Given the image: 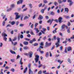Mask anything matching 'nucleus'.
<instances>
[{
  "label": "nucleus",
  "mask_w": 74,
  "mask_h": 74,
  "mask_svg": "<svg viewBox=\"0 0 74 74\" xmlns=\"http://www.w3.org/2000/svg\"><path fill=\"white\" fill-rule=\"evenodd\" d=\"M14 14L16 15L15 19H18L20 18V16L19 15V13L16 12L14 13Z\"/></svg>",
  "instance_id": "obj_1"
},
{
  "label": "nucleus",
  "mask_w": 74,
  "mask_h": 74,
  "mask_svg": "<svg viewBox=\"0 0 74 74\" xmlns=\"http://www.w3.org/2000/svg\"><path fill=\"white\" fill-rule=\"evenodd\" d=\"M39 56L38 55H36V58H35V60L36 61V63H37L38 60H39Z\"/></svg>",
  "instance_id": "obj_2"
},
{
  "label": "nucleus",
  "mask_w": 74,
  "mask_h": 74,
  "mask_svg": "<svg viewBox=\"0 0 74 74\" xmlns=\"http://www.w3.org/2000/svg\"><path fill=\"white\" fill-rule=\"evenodd\" d=\"M62 19H63V18L62 17H60L58 18V21L60 23V24L62 22Z\"/></svg>",
  "instance_id": "obj_3"
},
{
  "label": "nucleus",
  "mask_w": 74,
  "mask_h": 74,
  "mask_svg": "<svg viewBox=\"0 0 74 74\" xmlns=\"http://www.w3.org/2000/svg\"><path fill=\"white\" fill-rule=\"evenodd\" d=\"M33 54V53L32 51H30L28 53V55L29 56V58H32Z\"/></svg>",
  "instance_id": "obj_4"
},
{
  "label": "nucleus",
  "mask_w": 74,
  "mask_h": 74,
  "mask_svg": "<svg viewBox=\"0 0 74 74\" xmlns=\"http://www.w3.org/2000/svg\"><path fill=\"white\" fill-rule=\"evenodd\" d=\"M68 2L70 3L69 6H71L73 3V2L71 0H68Z\"/></svg>",
  "instance_id": "obj_5"
},
{
  "label": "nucleus",
  "mask_w": 74,
  "mask_h": 74,
  "mask_svg": "<svg viewBox=\"0 0 74 74\" xmlns=\"http://www.w3.org/2000/svg\"><path fill=\"white\" fill-rule=\"evenodd\" d=\"M29 74H33V72L31 70V68H30L29 70Z\"/></svg>",
  "instance_id": "obj_6"
},
{
  "label": "nucleus",
  "mask_w": 74,
  "mask_h": 74,
  "mask_svg": "<svg viewBox=\"0 0 74 74\" xmlns=\"http://www.w3.org/2000/svg\"><path fill=\"white\" fill-rule=\"evenodd\" d=\"M23 44L25 45H28V44H29V42L26 41H25L23 42Z\"/></svg>",
  "instance_id": "obj_7"
},
{
  "label": "nucleus",
  "mask_w": 74,
  "mask_h": 74,
  "mask_svg": "<svg viewBox=\"0 0 74 74\" xmlns=\"http://www.w3.org/2000/svg\"><path fill=\"white\" fill-rule=\"evenodd\" d=\"M10 52L12 54H14L15 55V54H16V52H15L14 51H13L12 50H10Z\"/></svg>",
  "instance_id": "obj_8"
},
{
  "label": "nucleus",
  "mask_w": 74,
  "mask_h": 74,
  "mask_svg": "<svg viewBox=\"0 0 74 74\" xmlns=\"http://www.w3.org/2000/svg\"><path fill=\"white\" fill-rule=\"evenodd\" d=\"M23 49L24 50H27V49H29V47L27 46L23 47Z\"/></svg>",
  "instance_id": "obj_9"
},
{
  "label": "nucleus",
  "mask_w": 74,
  "mask_h": 74,
  "mask_svg": "<svg viewBox=\"0 0 74 74\" xmlns=\"http://www.w3.org/2000/svg\"><path fill=\"white\" fill-rule=\"evenodd\" d=\"M59 44H60V42H58L57 43H56V48H58V46H59V45H59Z\"/></svg>",
  "instance_id": "obj_10"
},
{
  "label": "nucleus",
  "mask_w": 74,
  "mask_h": 74,
  "mask_svg": "<svg viewBox=\"0 0 74 74\" xmlns=\"http://www.w3.org/2000/svg\"><path fill=\"white\" fill-rule=\"evenodd\" d=\"M9 23H10V24H11L12 25H14L15 23V21H12V22H11V21H9Z\"/></svg>",
  "instance_id": "obj_11"
},
{
  "label": "nucleus",
  "mask_w": 74,
  "mask_h": 74,
  "mask_svg": "<svg viewBox=\"0 0 74 74\" xmlns=\"http://www.w3.org/2000/svg\"><path fill=\"white\" fill-rule=\"evenodd\" d=\"M67 51H71V48L70 47H68L67 48Z\"/></svg>",
  "instance_id": "obj_12"
},
{
  "label": "nucleus",
  "mask_w": 74,
  "mask_h": 74,
  "mask_svg": "<svg viewBox=\"0 0 74 74\" xmlns=\"http://www.w3.org/2000/svg\"><path fill=\"white\" fill-rule=\"evenodd\" d=\"M2 35L4 37H7V35L5 33H2Z\"/></svg>",
  "instance_id": "obj_13"
},
{
  "label": "nucleus",
  "mask_w": 74,
  "mask_h": 74,
  "mask_svg": "<svg viewBox=\"0 0 74 74\" xmlns=\"http://www.w3.org/2000/svg\"><path fill=\"white\" fill-rule=\"evenodd\" d=\"M29 17L27 16H25L24 18V20H25V19H29Z\"/></svg>",
  "instance_id": "obj_14"
},
{
  "label": "nucleus",
  "mask_w": 74,
  "mask_h": 74,
  "mask_svg": "<svg viewBox=\"0 0 74 74\" xmlns=\"http://www.w3.org/2000/svg\"><path fill=\"white\" fill-rule=\"evenodd\" d=\"M64 10L65 12L66 11L67 13H68V12L69 11V10L68 8H65L64 9Z\"/></svg>",
  "instance_id": "obj_15"
},
{
  "label": "nucleus",
  "mask_w": 74,
  "mask_h": 74,
  "mask_svg": "<svg viewBox=\"0 0 74 74\" xmlns=\"http://www.w3.org/2000/svg\"><path fill=\"white\" fill-rule=\"evenodd\" d=\"M66 25H63L61 26V28L62 29H63L65 27Z\"/></svg>",
  "instance_id": "obj_16"
},
{
  "label": "nucleus",
  "mask_w": 74,
  "mask_h": 74,
  "mask_svg": "<svg viewBox=\"0 0 74 74\" xmlns=\"http://www.w3.org/2000/svg\"><path fill=\"white\" fill-rule=\"evenodd\" d=\"M47 22V23H49V22H50V25H51L52 23V21L51 20V19H50Z\"/></svg>",
  "instance_id": "obj_17"
},
{
  "label": "nucleus",
  "mask_w": 74,
  "mask_h": 74,
  "mask_svg": "<svg viewBox=\"0 0 74 74\" xmlns=\"http://www.w3.org/2000/svg\"><path fill=\"white\" fill-rule=\"evenodd\" d=\"M14 6H15V4H12L10 6L11 8L12 9V8L14 7Z\"/></svg>",
  "instance_id": "obj_18"
},
{
  "label": "nucleus",
  "mask_w": 74,
  "mask_h": 74,
  "mask_svg": "<svg viewBox=\"0 0 74 74\" xmlns=\"http://www.w3.org/2000/svg\"><path fill=\"white\" fill-rule=\"evenodd\" d=\"M10 61H11V62H15V59H10Z\"/></svg>",
  "instance_id": "obj_19"
},
{
  "label": "nucleus",
  "mask_w": 74,
  "mask_h": 74,
  "mask_svg": "<svg viewBox=\"0 0 74 74\" xmlns=\"http://www.w3.org/2000/svg\"><path fill=\"white\" fill-rule=\"evenodd\" d=\"M25 71H24V73H25L27 70V67H26L25 69H24Z\"/></svg>",
  "instance_id": "obj_20"
},
{
  "label": "nucleus",
  "mask_w": 74,
  "mask_h": 74,
  "mask_svg": "<svg viewBox=\"0 0 74 74\" xmlns=\"http://www.w3.org/2000/svg\"><path fill=\"white\" fill-rule=\"evenodd\" d=\"M45 10V8H44V9H42L40 11L42 13H44V11Z\"/></svg>",
  "instance_id": "obj_21"
},
{
  "label": "nucleus",
  "mask_w": 74,
  "mask_h": 74,
  "mask_svg": "<svg viewBox=\"0 0 74 74\" xmlns=\"http://www.w3.org/2000/svg\"><path fill=\"white\" fill-rule=\"evenodd\" d=\"M57 39L58 41V42H60V38H59V37H58L57 38Z\"/></svg>",
  "instance_id": "obj_22"
},
{
  "label": "nucleus",
  "mask_w": 74,
  "mask_h": 74,
  "mask_svg": "<svg viewBox=\"0 0 74 74\" xmlns=\"http://www.w3.org/2000/svg\"><path fill=\"white\" fill-rule=\"evenodd\" d=\"M54 14L55 13L53 12H50V15H54Z\"/></svg>",
  "instance_id": "obj_23"
},
{
  "label": "nucleus",
  "mask_w": 74,
  "mask_h": 74,
  "mask_svg": "<svg viewBox=\"0 0 74 74\" xmlns=\"http://www.w3.org/2000/svg\"><path fill=\"white\" fill-rule=\"evenodd\" d=\"M31 30V32H30V33L32 35H34V36L35 35V34H34V33H33V32H32V30Z\"/></svg>",
  "instance_id": "obj_24"
},
{
  "label": "nucleus",
  "mask_w": 74,
  "mask_h": 74,
  "mask_svg": "<svg viewBox=\"0 0 74 74\" xmlns=\"http://www.w3.org/2000/svg\"><path fill=\"white\" fill-rule=\"evenodd\" d=\"M54 4L55 5H56V6L58 5V2H56V1L54 2Z\"/></svg>",
  "instance_id": "obj_25"
},
{
  "label": "nucleus",
  "mask_w": 74,
  "mask_h": 74,
  "mask_svg": "<svg viewBox=\"0 0 74 74\" xmlns=\"http://www.w3.org/2000/svg\"><path fill=\"white\" fill-rule=\"evenodd\" d=\"M64 17H65V18H66V19H69V16H64Z\"/></svg>",
  "instance_id": "obj_26"
},
{
  "label": "nucleus",
  "mask_w": 74,
  "mask_h": 74,
  "mask_svg": "<svg viewBox=\"0 0 74 74\" xmlns=\"http://www.w3.org/2000/svg\"><path fill=\"white\" fill-rule=\"evenodd\" d=\"M49 44L48 43V42H47L45 43V46L46 47H48Z\"/></svg>",
  "instance_id": "obj_27"
},
{
  "label": "nucleus",
  "mask_w": 74,
  "mask_h": 74,
  "mask_svg": "<svg viewBox=\"0 0 74 74\" xmlns=\"http://www.w3.org/2000/svg\"><path fill=\"white\" fill-rule=\"evenodd\" d=\"M58 2L60 4L62 3V0H58Z\"/></svg>",
  "instance_id": "obj_28"
},
{
  "label": "nucleus",
  "mask_w": 74,
  "mask_h": 74,
  "mask_svg": "<svg viewBox=\"0 0 74 74\" xmlns=\"http://www.w3.org/2000/svg\"><path fill=\"white\" fill-rule=\"evenodd\" d=\"M49 56V53H48V52H47L46 55V57H48Z\"/></svg>",
  "instance_id": "obj_29"
},
{
  "label": "nucleus",
  "mask_w": 74,
  "mask_h": 74,
  "mask_svg": "<svg viewBox=\"0 0 74 74\" xmlns=\"http://www.w3.org/2000/svg\"><path fill=\"white\" fill-rule=\"evenodd\" d=\"M5 21H3L2 23L3 26H5Z\"/></svg>",
  "instance_id": "obj_30"
},
{
  "label": "nucleus",
  "mask_w": 74,
  "mask_h": 74,
  "mask_svg": "<svg viewBox=\"0 0 74 74\" xmlns=\"http://www.w3.org/2000/svg\"><path fill=\"white\" fill-rule=\"evenodd\" d=\"M31 63H29L28 64V67L29 68H30V66H31Z\"/></svg>",
  "instance_id": "obj_31"
},
{
  "label": "nucleus",
  "mask_w": 74,
  "mask_h": 74,
  "mask_svg": "<svg viewBox=\"0 0 74 74\" xmlns=\"http://www.w3.org/2000/svg\"><path fill=\"white\" fill-rule=\"evenodd\" d=\"M39 51H40V53H42V54H43V53H44V52L43 51H41V50H40Z\"/></svg>",
  "instance_id": "obj_32"
},
{
  "label": "nucleus",
  "mask_w": 74,
  "mask_h": 74,
  "mask_svg": "<svg viewBox=\"0 0 74 74\" xmlns=\"http://www.w3.org/2000/svg\"><path fill=\"white\" fill-rule=\"evenodd\" d=\"M68 62H69L70 63H71V60H70V59L68 58Z\"/></svg>",
  "instance_id": "obj_33"
},
{
  "label": "nucleus",
  "mask_w": 74,
  "mask_h": 74,
  "mask_svg": "<svg viewBox=\"0 0 74 74\" xmlns=\"http://www.w3.org/2000/svg\"><path fill=\"white\" fill-rule=\"evenodd\" d=\"M19 64H21V65H22V64H23V62H22V61L21 60H20Z\"/></svg>",
  "instance_id": "obj_34"
},
{
  "label": "nucleus",
  "mask_w": 74,
  "mask_h": 74,
  "mask_svg": "<svg viewBox=\"0 0 74 74\" xmlns=\"http://www.w3.org/2000/svg\"><path fill=\"white\" fill-rule=\"evenodd\" d=\"M43 2L44 3H47L48 1L47 0H43Z\"/></svg>",
  "instance_id": "obj_35"
},
{
  "label": "nucleus",
  "mask_w": 74,
  "mask_h": 74,
  "mask_svg": "<svg viewBox=\"0 0 74 74\" xmlns=\"http://www.w3.org/2000/svg\"><path fill=\"white\" fill-rule=\"evenodd\" d=\"M39 18H40V19H43V17L42 16L40 15L39 16Z\"/></svg>",
  "instance_id": "obj_36"
},
{
  "label": "nucleus",
  "mask_w": 74,
  "mask_h": 74,
  "mask_svg": "<svg viewBox=\"0 0 74 74\" xmlns=\"http://www.w3.org/2000/svg\"><path fill=\"white\" fill-rule=\"evenodd\" d=\"M11 10H12V9L11 8H10L9 9H8L6 11L7 12H9V11H11Z\"/></svg>",
  "instance_id": "obj_37"
},
{
  "label": "nucleus",
  "mask_w": 74,
  "mask_h": 74,
  "mask_svg": "<svg viewBox=\"0 0 74 74\" xmlns=\"http://www.w3.org/2000/svg\"><path fill=\"white\" fill-rule=\"evenodd\" d=\"M55 33H57V32L56 30H54L53 31V33H54V34H55Z\"/></svg>",
  "instance_id": "obj_38"
},
{
  "label": "nucleus",
  "mask_w": 74,
  "mask_h": 74,
  "mask_svg": "<svg viewBox=\"0 0 74 74\" xmlns=\"http://www.w3.org/2000/svg\"><path fill=\"white\" fill-rule=\"evenodd\" d=\"M11 71L12 72H14V71H15V69H14L12 68L11 70Z\"/></svg>",
  "instance_id": "obj_39"
},
{
  "label": "nucleus",
  "mask_w": 74,
  "mask_h": 74,
  "mask_svg": "<svg viewBox=\"0 0 74 74\" xmlns=\"http://www.w3.org/2000/svg\"><path fill=\"white\" fill-rule=\"evenodd\" d=\"M18 44L17 42H15L14 43L13 45H16Z\"/></svg>",
  "instance_id": "obj_40"
},
{
  "label": "nucleus",
  "mask_w": 74,
  "mask_h": 74,
  "mask_svg": "<svg viewBox=\"0 0 74 74\" xmlns=\"http://www.w3.org/2000/svg\"><path fill=\"white\" fill-rule=\"evenodd\" d=\"M42 73V71H40L38 72V74H41Z\"/></svg>",
  "instance_id": "obj_41"
},
{
  "label": "nucleus",
  "mask_w": 74,
  "mask_h": 74,
  "mask_svg": "<svg viewBox=\"0 0 74 74\" xmlns=\"http://www.w3.org/2000/svg\"><path fill=\"white\" fill-rule=\"evenodd\" d=\"M64 52H65V53H67V49L66 48V47L65 48Z\"/></svg>",
  "instance_id": "obj_42"
},
{
  "label": "nucleus",
  "mask_w": 74,
  "mask_h": 74,
  "mask_svg": "<svg viewBox=\"0 0 74 74\" xmlns=\"http://www.w3.org/2000/svg\"><path fill=\"white\" fill-rule=\"evenodd\" d=\"M55 48V45H53L52 46V47L51 48V50H53Z\"/></svg>",
  "instance_id": "obj_43"
},
{
  "label": "nucleus",
  "mask_w": 74,
  "mask_h": 74,
  "mask_svg": "<svg viewBox=\"0 0 74 74\" xmlns=\"http://www.w3.org/2000/svg\"><path fill=\"white\" fill-rule=\"evenodd\" d=\"M42 64H40V65L38 66V67L39 68H40V67H42Z\"/></svg>",
  "instance_id": "obj_44"
},
{
  "label": "nucleus",
  "mask_w": 74,
  "mask_h": 74,
  "mask_svg": "<svg viewBox=\"0 0 74 74\" xmlns=\"http://www.w3.org/2000/svg\"><path fill=\"white\" fill-rule=\"evenodd\" d=\"M20 38H23V35L22 34H21L20 36Z\"/></svg>",
  "instance_id": "obj_45"
},
{
  "label": "nucleus",
  "mask_w": 74,
  "mask_h": 74,
  "mask_svg": "<svg viewBox=\"0 0 74 74\" xmlns=\"http://www.w3.org/2000/svg\"><path fill=\"white\" fill-rule=\"evenodd\" d=\"M29 5V6L31 8H32V4H30Z\"/></svg>",
  "instance_id": "obj_46"
},
{
  "label": "nucleus",
  "mask_w": 74,
  "mask_h": 74,
  "mask_svg": "<svg viewBox=\"0 0 74 74\" xmlns=\"http://www.w3.org/2000/svg\"><path fill=\"white\" fill-rule=\"evenodd\" d=\"M33 41L32 40H30L29 41V43H30V44H32V43H33Z\"/></svg>",
  "instance_id": "obj_47"
},
{
  "label": "nucleus",
  "mask_w": 74,
  "mask_h": 74,
  "mask_svg": "<svg viewBox=\"0 0 74 74\" xmlns=\"http://www.w3.org/2000/svg\"><path fill=\"white\" fill-rule=\"evenodd\" d=\"M16 58V59H19V58H20V56L19 55H18Z\"/></svg>",
  "instance_id": "obj_48"
},
{
  "label": "nucleus",
  "mask_w": 74,
  "mask_h": 74,
  "mask_svg": "<svg viewBox=\"0 0 74 74\" xmlns=\"http://www.w3.org/2000/svg\"><path fill=\"white\" fill-rule=\"evenodd\" d=\"M21 4L20 2V1H18L17 2V4Z\"/></svg>",
  "instance_id": "obj_49"
},
{
  "label": "nucleus",
  "mask_w": 74,
  "mask_h": 74,
  "mask_svg": "<svg viewBox=\"0 0 74 74\" xmlns=\"http://www.w3.org/2000/svg\"><path fill=\"white\" fill-rule=\"evenodd\" d=\"M33 24H32L31 25V28H32H32H33Z\"/></svg>",
  "instance_id": "obj_50"
},
{
  "label": "nucleus",
  "mask_w": 74,
  "mask_h": 74,
  "mask_svg": "<svg viewBox=\"0 0 74 74\" xmlns=\"http://www.w3.org/2000/svg\"><path fill=\"white\" fill-rule=\"evenodd\" d=\"M32 40V41H33V42L34 41H36V38H34Z\"/></svg>",
  "instance_id": "obj_51"
},
{
  "label": "nucleus",
  "mask_w": 74,
  "mask_h": 74,
  "mask_svg": "<svg viewBox=\"0 0 74 74\" xmlns=\"http://www.w3.org/2000/svg\"><path fill=\"white\" fill-rule=\"evenodd\" d=\"M21 16H22V17L21 18V21H22V20H23V15H21Z\"/></svg>",
  "instance_id": "obj_52"
},
{
  "label": "nucleus",
  "mask_w": 74,
  "mask_h": 74,
  "mask_svg": "<svg viewBox=\"0 0 74 74\" xmlns=\"http://www.w3.org/2000/svg\"><path fill=\"white\" fill-rule=\"evenodd\" d=\"M19 1L20 2L21 4H22V2L23 1V0H19Z\"/></svg>",
  "instance_id": "obj_53"
},
{
  "label": "nucleus",
  "mask_w": 74,
  "mask_h": 74,
  "mask_svg": "<svg viewBox=\"0 0 74 74\" xmlns=\"http://www.w3.org/2000/svg\"><path fill=\"white\" fill-rule=\"evenodd\" d=\"M38 45V43H35L34 45V46H37Z\"/></svg>",
  "instance_id": "obj_54"
},
{
  "label": "nucleus",
  "mask_w": 74,
  "mask_h": 74,
  "mask_svg": "<svg viewBox=\"0 0 74 74\" xmlns=\"http://www.w3.org/2000/svg\"><path fill=\"white\" fill-rule=\"evenodd\" d=\"M57 13H58V14L60 13V11H59V9H58L57 11Z\"/></svg>",
  "instance_id": "obj_55"
},
{
  "label": "nucleus",
  "mask_w": 74,
  "mask_h": 74,
  "mask_svg": "<svg viewBox=\"0 0 74 74\" xmlns=\"http://www.w3.org/2000/svg\"><path fill=\"white\" fill-rule=\"evenodd\" d=\"M23 25H24L23 24H21L20 25V26L21 27H22V26H23Z\"/></svg>",
  "instance_id": "obj_56"
},
{
  "label": "nucleus",
  "mask_w": 74,
  "mask_h": 74,
  "mask_svg": "<svg viewBox=\"0 0 74 74\" xmlns=\"http://www.w3.org/2000/svg\"><path fill=\"white\" fill-rule=\"evenodd\" d=\"M7 38H5V37L4 38L3 40L6 41H7Z\"/></svg>",
  "instance_id": "obj_57"
},
{
  "label": "nucleus",
  "mask_w": 74,
  "mask_h": 74,
  "mask_svg": "<svg viewBox=\"0 0 74 74\" xmlns=\"http://www.w3.org/2000/svg\"><path fill=\"white\" fill-rule=\"evenodd\" d=\"M43 44H44V42H41L40 44V45H41V46H43Z\"/></svg>",
  "instance_id": "obj_58"
},
{
  "label": "nucleus",
  "mask_w": 74,
  "mask_h": 74,
  "mask_svg": "<svg viewBox=\"0 0 74 74\" xmlns=\"http://www.w3.org/2000/svg\"><path fill=\"white\" fill-rule=\"evenodd\" d=\"M40 32H42V33H43L44 34H45V32L43 31L42 30H41L40 31Z\"/></svg>",
  "instance_id": "obj_59"
},
{
  "label": "nucleus",
  "mask_w": 74,
  "mask_h": 74,
  "mask_svg": "<svg viewBox=\"0 0 74 74\" xmlns=\"http://www.w3.org/2000/svg\"><path fill=\"white\" fill-rule=\"evenodd\" d=\"M67 32L68 33H70V29H67Z\"/></svg>",
  "instance_id": "obj_60"
},
{
  "label": "nucleus",
  "mask_w": 74,
  "mask_h": 74,
  "mask_svg": "<svg viewBox=\"0 0 74 74\" xmlns=\"http://www.w3.org/2000/svg\"><path fill=\"white\" fill-rule=\"evenodd\" d=\"M24 55H26V56H28V55H29L28 54L26 53H24Z\"/></svg>",
  "instance_id": "obj_61"
},
{
  "label": "nucleus",
  "mask_w": 74,
  "mask_h": 74,
  "mask_svg": "<svg viewBox=\"0 0 74 74\" xmlns=\"http://www.w3.org/2000/svg\"><path fill=\"white\" fill-rule=\"evenodd\" d=\"M9 69V67L8 66H6L5 68V69Z\"/></svg>",
  "instance_id": "obj_62"
},
{
  "label": "nucleus",
  "mask_w": 74,
  "mask_h": 74,
  "mask_svg": "<svg viewBox=\"0 0 74 74\" xmlns=\"http://www.w3.org/2000/svg\"><path fill=\"white\" fill-rule=\"evenodd\" d=\"M53 40H56V36H54L53 37Z\"/></svg>",
  "instance_id": "obj_63"
},
{
  "label": "nucleus",
  "mask_w": 74,
  "mask_h": 74,
  "mask_svg": "<svg viewBox=\"0 0 74 74\" xmlns=\"http://www.w3.org/2000/svg\"><path fill=\"white\" fill-rule=\"evenodd\" d=\"M27 36L28 37H30L31 36V35H30V34H27Z\"/></svg>",
  "instance_id": "obj_64"
}]
</instances>
